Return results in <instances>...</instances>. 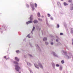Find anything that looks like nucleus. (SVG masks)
<instances>
[{"instance_id": "f257e3e1", "label": "nucleus", "mask_w": 73, "mask_h": 73, "mask_svg": "<svg viewBox=\"0 0 73 73\" xmlns=\"http://www.w3.org/2000/svg\"><path fill=\"white\" fill-rule=\"evenodd\" d=\"M14 64H17L15 65V69L16 70V71H17L18 72H19V70L20 69V67L19 66V63L16 62H14Z\"/></svg>"}, {"instance_id": "f03ea898", "label": "nucleus", "mask_w": 73, "mask_h": 73, "mask_svg": "<svg viewBox=\"0 0 73 73\" xmlns=\"http://www.w3.org/2000/svg\"><path fill=\"white\" fill-rule=\"evenodd\" d=\"M32 23V21H29L26 22V24H30L31 23Z\"/></svg>"}, {"instance_id": "7ed1b4c3", "label": "nucleus", "mask_w": 73, "mask_h": 73, "mask_svg": "<svg viewBox=\"0 0 73 73\" xmlns=\"http://www.w3.org/2000/svg\"><path fill=\"white\" fill-rule=\"evenodd\" d=\"M39 66H40L41 68H42V69L43 68V67H42V66L41 65V64H38Z\"/></svg>"}, {"instance_id": "20e7f679", "label": "nucleus", "mask_w": 73, "mask_h": 73, "mask_svg": "<svg viewBox=\"0 0 73 73\" xmlns=\"http://www.w3.org/2000/svg\"><path fill=\"white\" fill-rule=\"evenodd\" d=\"M15 60H16V61H19V59L17 57H15Z\"/></svg>"}, {"instance_id": "39448f33", "label": "nucleus", "mask_w": 73, "mask_h": 73, "mask_svg": "<svg viewBox=\"0 0 73 73\" xmlns=\"http://www.w3.org/2000/svg\"><path fill=\"white\" fill-rule=\"evenodd\" d=\"M35 67L37 68V69H38V65H36V64H34Z\"/></svg>"}, {"instance_id": "423d86ee", "label": "nucleus", "mask_w": 73, "mask_h": 73, "mask_svg": "<svg viewBox=\"0 0 73 73\" xmlns=\"http://www.w3.org/2000/svg\"><path fill=\"white\" fill-rule=\"evenodd\" d=\"M34 23H35H35H37V20H35L34 21H33Z\"/></svg>"}, {"instance_id": "0eeeda50", "label": "nucleus", "mask_w": 73, "mask_h": 73, "mask_svg": "<svg viewBox=\"0 0 73 73\" xmlns=\"http://www.w3.org/2000/svg\"><path fill=\"white\" fill-rule=\"evenodd\" d=\"M64 5L66 6V5H68V4L66 3H65V2H64Z\"/></svg>"}, {"instance_id": "6e6552de", "label": "nucleus", "mask_w": 73, "mask_h": 73, "mask_svg": "<svg viewBox=\"0 0 73 73\" xmlns=\"http://www.w3.org/2000/svg\"><path fill=\"white\" fill-rule=\"evenodd\" d=\"M37 16L38 17H40V13H38L37 14Z\"/></svg>"}, {"instance_id": "1a4fd4ad", "label": "nucleus", "mask_w": 73, "mask_h": 73, "mask_svg": "<svg viewBox=\"0 0 73 73\" xmlns=\"http://www.w3.org/2000/svg\"><path fill=\"white\" fill-rule=\"evenodd\" d=\"M47 40V38H44L43 39V41H46Z\"/></svg>"}, {"instance_id": "9d476101", "label": "nucleus", "mask_w": 73, "mask_h": 73, "mask_svg": "<svg viewBox=\"0 0 73 73\" xmlns=\"http://www.w3.org/2000/svg\"><path fill=\"white\" fill-rule=\"evenodd\" d=\"M68 2L69 3H72V0H68Z\"/></svg>"}, {"instance_id": "9b49d317", "label": "nucleus", "mask_w": 73, "mask_h": 73, "mask_svg": "<svg viewBox=\"0 0 73 73\" xmlns=\"http://www.w3.org/2000/svg\"><path fill=\"white\" fill-rule=\"evenodd\" d=\"M16 53H19L20 52L19 51V50H17V51H16Z\"/></svg>"}, {"instance_id": "f8f14e48", "label": "nucleus", "mask_w": 73, "mask_h": 73, "mask_svg": "<svg viewBox=\"0 0 73 73\" xmlns=\"http://www.w3.org/2000/svg\"><path fill=\"white\" fill-rule=\"evenodd\" d=\"M61 63L62 64H64V60H62L61 61Z\"/></svg>"}, {"instance_id": "ddd939ff", "label": "nucleus", "mask_w": 73, "mask_h": 73, "mask_svg": "<svg viewBox=\"0 0 73 73\" xmlns=\"http://www.w3.org/2000/svg\"><path fill=\"white\" fill-rule=\"evenodd\" d=\"M35 6L36 8L37 6V5L36 3H35Z\"/></svg>"}, {"instance_id": "4468645a", "label": "nucleus", "mask_w": 73, "mask_h": 73, "mask_svg": "<svg viewBox=\"0 0 73 73\" xmlns=\"http://www.w3.org/2000/svg\"><path fill=\"white\" fill-rule=\"evenodd\" d=\"M38 20H39V21H42V19H38Z\"/></svg>"}, {"instance_id": "2eb2a0df", "label": "nucleus", "mask_w": 73, "mask_h": 73, "mask_svg": "<svg viewBox=\"0 0 73 73\" xmlns=\"http://www.w3.org/2000/svg\"><path fill=\"white\" fill-rule=\"evenodd\" d=\"M31 17H32V16H31V17L30 18V19L31 20H32L33 19H32V18Z\"/></svg>"}, {"instance_id": "dca6fc26", "label": "nucleus", "mask_w": 73, "mask_h": 73, "mask_svg": "<svg viewBox=\"0 0 73 73\" xmlns=\"http://www.w3.org/2000/svg\"><path fill=\"white\" fill-rule=\"evenodd\" d=\"M60 70H62V67H60Z\"/></svg>"}, {"instance_id": "f3484780", "label": "nucleus", "mask_w": 73, "mask_h": 73, "mask_svg": "<svg viewBox=\"0 0 73 73\" xmlns=\"http://www.w3.org/2000/svg\"><path fill=\"white\" fill-rule=\"evenodd\" d=\"M56 66H57V67H58V66H59V64H56Z\"/></svg>"}, {"instance_id": "a211bd4d", "label": "nucleus", "mask_w": 73, "mask_h": 73, "mask_svg": "<svg viewBox=\"0 0 73 73\" xmlns=\"http://www.w3.org/2000/svg\"><path fill=\"white\" fill-rule=\"evenodd\" d=\"M57 27L58 28L60 27V26H59V25H58V24H57Z\"/></svg>"}, {"instance_id": "6ab92c4d", "label": "nucleus", "mask_w": 73, "mask_h": 73, "mask_svg": "<svg viewBox=\"0 0 73 73\" xmlns=\"http://www.w3.org/2000/svg\"><path fill=\"white\" fill-rule=\"evenodd\" d=\"M57 4L58 5H60L61 4H60V2H58Z\"/></svg>"}, {"instance_id": "aec40b11", "label": "nucleus", "mask_w": 73, "mask_h": 73, "mask_svg": "<svg viewBox=\"0 0 73 73\" xmlns=\"http://www.w3.org/2000/svg\"><path fill=\"white\" fill-rule=\"evenodd\" d=\"M35 29V27H34L33 29V31H34Z\"/></svg>"}, {"instance_id": "412c9836", "label": "nucleus", "mask_w": 73, "mask_h": 73, "mask_svg": "<svg viewBox=\"0 0 73 73\" xmlns=\"http://www.w3.org/2000/svg\"><path fill=\"white\" fill-rule=\"evenodd\" d=\"M60 35H63V33H60Z\"/></svg>"}, {"instance_id": "4be33fe9", "label": "nucleus", "mask_w": 73, "mask_h": 73, "mask_svg": "<svg viewBox=\"0 0 73 73\" xmlns=\"http://www.w3.org/2000/svg\"><path fill=\"white\" fill-rule=\"evenodd\" d=\"M48 17H50V15L49 14H48Z\"/></svg>"}, {"instance_id": "5701e85b", "label": "nucleus", "mask_w": 73, "mask_h": 73, "mask_svg": "<svg viewBox=\"0 0 73 73\" xmlns=\"http://www.w3.org/2000/svg\"><path fill=\"white\" fill-rule=\"evenodd\" d=\"M30 35V34H29L28 35H27V37H29V38H31V37L29 36Z\"/></svg>"}, {"instance_id": "b1692460", "label": "nucleus", "mask_w": 73, "mask_h": 73, "mask_svg": "<svg viewBox=\"0 0 73 73\" xmlns=\"http://www.w3.org/2000/svg\"><path fill=\"white\" fill-rule=\"evenodd\" d=\"M46 45H48V42H46Z\"/></svg>"}, {"instance_id": "393cba45", "label": "nucleus", "mask_w": 73, "mask_h": 73, "mask_svg": "<svg viewBox=\"0 0 73 73\" xmlns=\"http://www.w3.org/2000/svg\"><path fill=\"white\" fill-rule=\"evenodd\" d=\"M53 55H54V56H56V55H55V53H54V52H53Z\"/></svg>"}, {"instance_id": "a878e982", "label": "nucleus", "mask_w": 73, "mask_h": 73, "mask_svg": "<svg viewBox=\"0 0 73 73\" xmlns=\"http://www.w3.org/2000/svg\"><path fill=\"white\" fill-rule=\"evenodd\" d=\"M7 56H4V58H5V59H6V57Z\"/></svg>"}, {"instance_id": "bb28decb", "label": "nucleus", "mask_w": 73, "mask_h": 73, "mask_svg": "<svg viewBox=\"0 0 73 73\" xmlns=\"http://www.w3.org/2000/svg\"><path fill=\"white\" fill-rule=\"evenodd\" d=\"M51 45H53V42H51Z\"/></svg>"}, {"instance_id": "cd10ccee", "label": "nucleus", "mask_w": 73, "mask_h": 73, "mask_svg": "<svg viewBox=\"0 0 73 73\" xmlns=\"http://www.w3.org/2000/svg\"><path fill=\"white\" fill-rule=\"evenodd\" d=\"M71 33H73V31H71Z\"/></svg>"}, {"instance_id": "c85d7f7f", "label": "nucleus", "mask_w": 73, "mask_h": 73, "mask_svg": "<svg viewBox=\"0 0 73 73\" xmlns=\"http://www.w3.org/2000/svg\"><path fill=\"white\" fill-rule=\"evenodd\" d=\"M72 42H73V39H72Z\"/></svg>"}, {"instance_id": "c756f323", "label": "nucleus", "mask_w": 73, "mask_h": 73, "mask_svg": "<svg viewBox=\"0 0 73 73\" xmlns=\"http://www.w3.org/2000/svg\"><path fill=\"white\" fill-rule=\"evenodd\" d=\"M33 9H35V7H33Z\"/></svg>"}, {"instance_id": "7c9ffc66", "label": "nucleus", "mask_w": 73, "mask_h": 73, "mask_svg": "<svg viewBox=\"0 0 73 73\" xmlns=\"http://www.w3.org/2000/svg\"><path fill=\"white\" fill-rule=\"evenodd\" d=\"M56 41H57V42H58V40L56 39Z\"/></svg>"}, {"instance_id": "2f4dec72", "label": "nucleus", "mask_w": 73, "mask_h": 73, "mask_svg": "<svg viewBox=\"0 0 73 73\" xmlns=\"http://www.w3.org/2000/svg\"><path fill=\"white\" fill-rule=\"evenodd\" d=\"M72 31H73V28H72Z\"/></svg>"}, {"instance_id": "473e14b6", "label": "nucleus", "mask_w": 73, "mask_h": 73, "mask_svg": "<svg viewBox=\"0 0 73 73\" xmlns=\"http://www.w3.org/2000/svg\"><path fill=\"white\" fill-rule=\"evenodd\" d=\"M51 20H53V18H51Z\"/></svg>"}, {"instance_id": "72a5a7b5", "label": "nucleus", "mask_w": 73, "mask_h": 73, "mask_svg": "<svg viewBox=\"0 0 73 73\" xmlns=\"http://www.w3.org/2000/svg\"><path fill=\"white\" fill-rule=\"evenodd\" d=\"M29 56H32V55H29Z\"/></svg>"}, {"instance_id": "f704fd0d", "label": "nucleus", "mask_w": 73, "mask_h": 73, "mask_svg": "<svg viewBox=\"0 0 73 73\" xmlns=\"http://www.w3.org/2000/svg\"><path fill=\"white\" fill-rule=\"evenodd\" d=\"M37 45L38 47V45Z\"/></svg>"}, {"instance_id": "c9c22d12", "label": "nucleus", "mask_w": 73, "mask_h": 73, "mask_svg": "<svg viewBox=\"0 0 73 73\" xmlns=\"http://www.w3.org/2000/svg\"><path fill=\"white\" fill-rule=\"evenodd\" d=\"M19 73H21V72H19Z\"/></svg>"}, {"instance_id": "e433bc0d", "label": "nucleus", "mask_w": 73, "mask_h": 73, "mask_svg": "<svg viewBox=\"0 0 73 73\" xmlns=\"http://www.w3.org/2000/svg\"><path fill=\"white\" fill-rule=\"evenodd\" d=\"M28 65V63H27Z\"/></svg>"}]
</instances>
